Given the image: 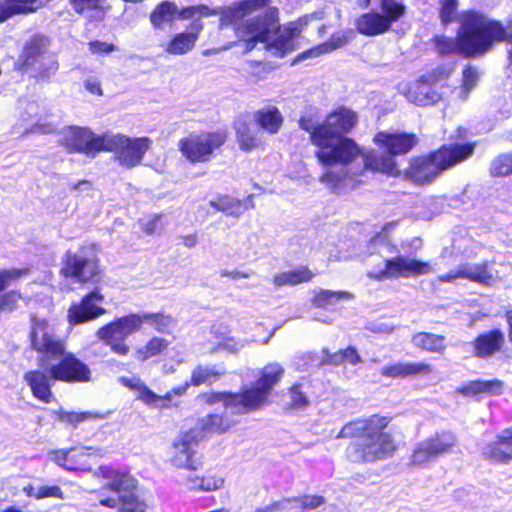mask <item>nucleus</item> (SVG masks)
Here are the masks:
<instances>
[{"instance_id":"37","label":"nucleus","mask_w":512,"mask_h":512,"mask_svg":"<svg viewBox=\"0 0 512 512\" xmlns=\"http://www.w3.org/2000/svg\"><path fill=\"white\" fill-rule=\"evenodd\" d=\"M362 362V357L354 346H348L344 349H339L336 352H330L327 349L322 350V357L319 365L322 367H337L351 365L356 366Z\"/></svg>"},{"instance_id":"2","label":"nucleus","mask_w":512,"mask_h":512,"mask_svg":"<svg viewBox=\"0 0 512 512\" xmlns=\"http://www.w3.org/2000/svg\"><path fill=\"white\" fill-rule=\"evenodd\" d=\"M393 416L374 413L345 423L336 438L355 440L346 448L353 463L373 464L390 459L400 449L392 425Z\"/></svg>"},{"instance_id":"27","label":"nucleus","mask_w":512,"mask_h":512,"mask_svg":"<svg viewBox=\"0 0 512 512\" xmlns=\"http://www.w3.org/2000/svg\"><path fill=\"white\" fill-rule=\"evenodd\" d=\"M482 456L492 464L505 465L512 461V426L495 435L482 450Z\"/></svg>"},{"instance_id":"9","label":"nucleus","mask_w":512,"mask_h":512,"mask_svg":"<svg viewBox=\"0 0 512 512\" xmlns=\"http://www.w3.org/2000/svg\"><path fill=\"white\" fill-rule=\"evenodd\" d=\"M29 319V348L36 353L39 367H48L64 354L66 342L46 318L31 314Z\"/></svg>"},{"instance_id":"13","label":"nucleus","mask_w":512,"mask_h":512,"mask_svg":"<svg viewBox=\"0 0 512 512\" xmlns=\"http://www.w3.org/2000/svg\"><path fill=\"white\" fill-rule=\"evenodd\" d=\"M456 444L457 438L452 432H436L415 446L409 458V465L425 467L438 458L450 454Z\"/></svg>"},{"instance_id":"11","label":"nucleus","mask_w":512,"mask_h":512,"mask_svg":"<svg viewBox=\"0 0 512 512\" xmlns=\"http://www.w3.org/2000/svg\"><path fill=\"white\" fill-rule=\"evenodd\" d=\"M151 146L152 140L147 136L129 137L120 133H107L104 152L113 153L119 165L131 169L142 163Z\"/></svg>"},{"instance_id":"20","label":"nucleus","mask_w":512,"mask_h":512,"mask_svg":"<svg viewBox=\"0 0 512 512\" xmlns=\"http://www.w3.org/2000/svg\"><path fill=\"white\" fill-rule=\"evenodd\" d=\"M56 361L50 365L54 381L77 384L88 383L92 380V371L89 365L74 353L65 351Z\"/></svg>"},{"instance_id":"38","label":"nucleus","mask_w":512,"mask_h":512,"mask_svg":"<svg viewBox=\"0 0 512 512\" xmlns=\"http://www.w3.org/2000/svg\"><path fill=\"white\" fill-rule=\"evenodd\" d=\"M413 346L427 353L443 355L447 349L446 336L431 332H417L411 336Z\"/></svg>"},{"instance_id":"57","label":"nucleus","mask_w":512,"mask_h":512,"mask_svg":"<svg viewBox=\"0 0 512 512\" xmlns=\"http://www.w3.org/2000/svg\"><path fill=\"white\" fill-rule=\"evenodd\" d=\"M324 12L323 11H314L309 14L302 15L298 17L295 21L287 22V25H291V27H294L298 30V36L301 35L304 27L313 20H320L323 18Z\"/></svg>"},{"instance_id":"60","label":"nucleus","mask_w":512,"mask_h":512,"mask_svg":"<svg viewBox=\"0 0 512 512\" xmlns=\"http://www.w3.org/2000/svg\"><path fill=\"white\" fill-rule=\"evenodd\" d=\"M33 496L38 500L45 498L64 499V493L57 485L41 486Z\"/></svg>"},{"instance_id":"12","label":"nucleus","mask_w":512,"mask_h":512,"mask_svg":"<svg viewBox=\"0 0 512 512\" xmlns=\"http://www.w3.org/2000/svg\"><path fill=\"white\" fill-rule=\"evenodd\" d=\"M284 375L283 367L278 363H269L261 370L255 386L240 389L248 414L267 406L275 385Z\"/></svg>"},{"instance_id":"31","label":"nucleus","mask_w":512,"mask_h":512,"mask_svg":"<svg viewBox=\"0 0 512 512\" xmlns=\"http://www.w3.org/2000/svg\"><path fill=\"white\" fill-rule=\"evenodd\" d=\"M202 29V22H193L190 25V31L174 34L167 42L164 51L170 55H184L188 53L195 47Z\"/></svg>"},{"instance_id":"21","label":"nucleus","mask_w":512,"mask_h":512,"mask_svg":"<svg viewBox=\"0 0 512 512\" xmlns=\"http://www.w3.org/2000/svg\"><path fill=\"white\" fill-rule=\"evenodd\" d=\"M483 56L490 52L496 44L505 42L508 67H512V20L506 25L500 20L488 18L481 12Z\"/></svg>"},{"instance_id":"48","label":"nucleus","mask_w":512,"mask_h":512,"mask_svg":"<svg viewBox=\"0 0 512 512\" xmlns=\"http://www.w3.org/2000/svg\"><path fill=\"white\" fill-rule=\"evenodd\" d=\"M489 171L492 177L512 175V150L495 157L490 164Z\"/></svg>"},{"instance_id":"44","label":"nucleus","mask_w":512,"mask_h":512,"mask_svg":"<svg viewBox=\"0 0 512 512\" xmlns=\"http://www.w3.org/2000/svg\"><path fill=\"white\" fill-rule=\"evenodd\" d=\"M314 277V273L308 266H299L294 270L276 274L273 277V283L276 286L298 285L300 283L310 282Z\"/></svg>"},{"instance_id":"52","label":"nucleus","mask_w":512,"mask_h":512,"mask_svg":"<svg viewBox=\"0 0 512 512\" xmlns=\"http://www.w3.org/2000/svg\"><path fill=\"white\" fill-rule=\"evenodd\" d=\"M147 505L134 493L119 497V512H146Z\"/></svg>"},{"instance_id":"42","label":"nucleus","mask_w":512,"mask_h":512,"mask_svg":"<svg viewBox=\"0 0 512 512\" xmlns=\"http://www.w3.org/2000/svg\"><path fill=\"white\" fill-rule=\"evenodd\" d=\"M169 341L165 338L153 336L144 345L137 347L133 352V358L139 363H145L151 358L157 357L167 351Z\"/></svg>"},{"instance_id":"51","label":"nucleus","mask_w":512,"mask_h":512,"mask_svg":"<svg viewBox=\"0 0 512 512\" xmlns=\"http://www.w3.org/2000/svg\"><path fill=\"white\" fill-rule=\"evenodd\" d=\"M13 16L36 12L42 4L39 0H4Z\"/></svg>"},{"instance_id":"39","label":"nucleus","mask_w":512,"mask_h":512,"mask_svg":"<svg viewBox=\"0 0 512 512\" xmlns=\"http://www.w3.org/2000/svg\"><path fill=\"white\" fill-rule=\"evenodd\" d=\"M503 382L499 379L472 380L461 385L458 392L465 397L499 395L503 392Z\"/></svg>"},{"instance_id":"23","label":"nucleus","mask_w":512,"mask_h":512,"mask_svg":"<svg viewBox=\"0 0 512 512\" xmlns=\"http://www.w3.org/2000/svg\"><path fill=\"white\" fill-rule=\"evenodd\" d=\"M505 334L500 328L478 333L470 342L472 357L489 360L505 350Z\"/></svg>"},{"instance_id":"17","label":"nucleus","mask_w":512,"mask_h":512,"mask_svg":"<svg viewBox=\"0 0 512 512\" xmlns=\"http://www.w3.org/2000/svg\"><path fill=\"white\" fill-rule=\"evenodd\" d=\"M431 264L415 258H406L398 255L384 260V267L374 273L370 278L382 281L385 279L410 278L431 273Z\"/></svg>"},{"instance_id":"22","label":"nucleus","mask_w":512,"mask_h":512,"mask_svg":"<svg viewBox=\"0 0 512 512\" xmlns=\"http://www.w3.org/2000/svg\"><path fill=\"white\" fill-rule=\"evenodd\" d=\"M237 415L224 412H210L197 421V426L193 427L197 431L200 439H206L212 436H220L233 432L239 421Z\"/></svg>"},{"instance_id":"47","label":"nucleus","mask_w":512,"mask_h":512,"mask_svg":"<svg viewBox=\"0 0 512 512\" xmlns=\"http://www.w3.org/2000/svg\"><path fill=\"white\" fill-rule=\"evenodd\" d=\"M186 484L188 489L194 491H215L223 486L224 480L221 477H217L212 474H206L202 477H188L186 479Z\"/></svg>"},{"instance_id":"15","label":"nucleus","mask_w":512,"mask_h":512,"mask_svg":"<svg viewBox=\"0 0 512 512\" xmlns=\"http://www.w3.org/2000/svg\"><path fill=\"white\" fill-rule=\"evenodd\" d=\"M447 78L448 74L443 69H433L409 82L402 90V94L409 102L417 106L434 105L441 100V94L436 89V85Z\"/></svg>"},{"instance_id":"10","label":"nucleus","mask_w":512,"mask_h":512,"mask_svg":"<svg viewBox=\"0 0 512 512\" xmlns=\"http://www.w3.org/2000/svg\"><path fill=\"white\" fill-rule=\"evenodd\" d=\"M228 140L224 129L191 132L178 141V150L191 164L209 162Z\"/></svg>"},{"instance_id":"7","label":"nucleus","mask_w":512,"mask_h":512,"mask_svg":"<svg viewBox=\"0 0 512 512\" xmlns=\"http://www.w3.org/2000/svg\"><path fill=\"white\" fill-rule=\"evenodd\" d=\"M100 253L101 246L94 241H84L76 250H66L61 259L59 275L79 284L100 283L104 275Z\"/></svg>"},{"instance_id":"30","label":"nucleus","mask_w":512,"mask_h":512,"mask_svg":"<svg viewBox=\"0 0 512 512\" xmlns=\"http://www.w3.org/2000/svg\"><path fill=\"white\" fill-rule=\"evenodd\" d=\"M434 372L433 366L425 361L421 362H393L385 365L380 374L391 379H405L417 376H427Z\"/></svg>"},{"instance_id":"33","label":"nucleus","mask_w":512,"mask_h":512,"mask_svg":"<svg viewBox=\"0 0 512 512\" xmlns=\"http://www.w3.org/2000/svg\"><path fill=\"white\" fill-rule=\"evenodd\" d=\"M358 157L363 159V169L369 170L373 173H383L390 176H398L400 170L394 158L390 157L387 153L380 154L375 150L363 151Z\"/></svg>"},{"instance_id":"18","label":"nucleus","mask_w":512,"mask_h":512,"mask_svg":"<svg viewBox=\"0 0 512 512\" xmlns=\"http://www.w3.org/2000/svg\"><path fill=\"white\" fill-rule=\"evenodd\" d=\"M107 133L96 134L86 127L71 126L61 140V145L70 154L81 153L95 157L104 152Z\"/></svg>"},{"instance_id":"26","label":"nucleus","mask_w":512,"mask_h":512,"mask_svg":"<svg viewBox=\"0 0 512 512\" xmlns=\"http://www.w3.org/2000/svg\"><path fill=\"white\" fill-rule=\"evenodd\" d=\"M45 369H30L23 374V380L34 399L43 404H50L55 400L52 390L55 381L52 377L51 367L48 366Z\"/></svg>"},{"instance_id":"4","label":"nucleus","mask_w":512,"mask_h":512,"mask_svg":"<svg viewBox=\"0 0 512 512\" xmlns=\"http://www.w3.org/2000/svg\"><path fill=\"white\" fill-rule=\"evenodd\" d=\"M475 151L473 142H452L440 145L428 153L410 158L402 175L406 181L423 187L434 183L443 172L467 161Z\"/></svg>"},{"instance_id":"8","label":"nucleus","mask_w":512,"mask_h":512,"mask_svg":"<svg viewBox=\"0 0 512 512\" xmlns=\"http://www.w3.org/2000/svg\"><path fill=\"white\" fill-rule=\"evenodd\" d=\"M51 39L43 33H35L23 44L15 63L16 70L30 73L37 81H49L58 71L59 61L54 52H50Z\"/></svg>"},{"instance_id":"63","label":"nucleus","mask_w":512,"mask_h":512,"mask_svg":"<svg viewBox=\"0 0 512 512\" xmlns=\"http://www.w3.org/2000/svg\"><path fill=\"white\" fill-rule=\"evenodd\" d=\"M117 470L118 469H114L111 466L102 465L96 469L94 476L99 479H105L111 482L113 477H115Z\"/></svg>"},{"instance_id":"64","label":"nucleus","mask_w":512,"mask_h":512,"mask_svg":"<svg viewBox=\"0 0 512 512\" xmlns=\"http://www.w3.org/2000/svg\"><path fill=\"white\" fill-rule=\"evenodd\" d=\"M162 215L156 214L154 215L147 223L144 224L142 230L144 233L148 235H152L156 233L160 229V221H161Z\"/></svg>"},{"instance_id":"29","label":"nucleus","mask_w":512,"mask_h":512,"mask_svg":"<svg viewBox=\"0 0 512 512\" xmlns=\"http://www.w3.org/2000/svg\"><path fill=\"white\" fill-rule=\"evenodd\" d=\"M198 399L206 406L222 403L225 409L233 411L234 415H247L246 406L241 391H206L198 395Z\"/></svg>"},{"instance_id":"25","label":"nucleus","mask_w":512,"mask_h":512,"mask_svg":"<svg viewBox=\"0 0 512 512\" xmlns=\"http://www.w3.org/2000/svg\"><path fill=\"white\" fill-rule=\"evenodd\" d=\"M121 382L125 387L136 393L138 400L151 408L167 410L179 408L181 405V402L176 400L170 391H167L164 395H158L140 379L122 378Z\"/></svg>"},{"instance_id":"28","label":"nucleus","mask_w":512,"mask_h":512,"mask_svg":"<svg viewBox=\"0 0 512 512\" xmlns=\"http://www.w3.org/2000/svg\"><path fill=\"white\" fill-rule=\"evenodd\" d=\"M489 268L490 263L488 261L475 264L472 268H469L468 265H464L455 271H449L446 274L440 275L439 281L452 282L455 279L462 278L489 287L496 282Z\"/></svg>"},{"instance_id":"19","label":"nucleus","mask_w":512,"mask_h":512,"mask_svg":"<svg viewBox=\"0 0 512 512\" xmlns=\"http://www.w3.org/2000/svg\"><path fill=\"white\" fill-rule=\"evenodd\" d=\"M104 295L99 288L85 293L78 302L72 303L67 310V321L72 326L82 325L94 321L106 314L102 306Z\"/></svg>"},{"instance_id":"59","label":"nucleus","mask_w":512,"mask_h":512,"mask_svg":"<svg viewBox=\"0 0 512 512\" xmlns=\"http://www.w3.org/2000/svg\"><path fill=\"white\" fill-rule=\"evenodd\" d=\"M103 1L104 0H69L73 10L78 14L100 9Z\"/></svg>"},{"instance_id":"43","label":"nucleus","mask_w":512,"mask_h":512,"mask_svg":"<svg viewBox=\"0 0 512 512\" xmlns=\"http://www.w3.org/2000/svg\"><path fill=\"white\" fill-rule=\"evenodd\" d=\"M227 374L225 367H212L209 368L203 365H197L192 371L189 378L190 384L194 387L201 385L210 386L213 383L219 381L223 376Z\"/></svg>"},{"instance_id":"53","label":"nucleus","mask_w":512,"mask_h":512,"mask_svg":"<svg viewBox=\"0 0 512 512\" xmlns=\"http://www.w3.org/2000/svg\"><path fill=\"white\" fill-rule=\"evenodd\" d=\"M438 3L440 22L446 27L455 21L459 0H439Z\"/></svg>"},{"instance_id":"62","label":"nucleus","mask_w":512,"mask_h":512,"mask_svg":"<svg viewBox=\"0 0 512 512\" xmlns=\"http://www.w3.org/2000/svg\"><path fill=\"white\" fill-rule=\"evenodd\" d=\"M288 503H289L288 497L283 498L281 500L274 501L264 507H258L254 510V512H280L286 508V505Z\"/></svg>"},{"instance_id":"55","label":"nucleus","mask_w":512,"mask_h":512,"mask_svg":"<svg viewBox=\"0 0 512 512\" xmlns=\"http://www.w3.org/2000/svg\"><path fill=\"white\" fill-rule=\"evenodd\" d=\"M350 40V37L345 32H337L330 35L328 40L324 43L318 45V49L320 52L330 53L336 49H339L345 46Z\"/></svg>"},{"instance_id":"56","label":"nucleus","mask_w":512,"mask_h":512,"mask_svg":"<svg viewBox=\"0 0 512 512\" xmlns=\"http://www.w3.org/2000/svg\"><path fill=\"white\" fill-rule=\"evenodd\" d=\"M479 74L475 67L465 66L462 70V82L461 88L464 93L468 94L473 88L476 87L478 82Z\"/></svg>"},{"instance_id":"50","label":"nucleus","mask_w":512,"mask_h":512,"mask_svg":"<svg viewBox=\"0 0 512 512\" xmlns=\"http://www.w3.org/2000/svg\"><path fill=\"white\" fill-rule=\"evenodd\" d=\"M290 401L286 404L285 409L288 411L303 409L309 404L308 397L302 389V384L293 383L288 388Z\"/></svg>"},{"instance_id":"34","label":"nucleus","mask_w":512,"mask_h":512,"mask_svg":"<svg viewBox=\"0 0 512 512\" xmlns=\"http://www.w3.org/2000/svg\"><path fill=\"white\" fill-rule=\"evenodd\" d=\"M209 205L213 209L235 218L240 217L245 211L255 207L253 194L248 195L244 200L234 198L228 194H219L209 201Z\"/></svg>"},{"instance_id":"24","label":"nucleus","mask_w":512,"mask_h":512,"mask_svg":"<svg viewBox=\"0 0 512 512\" xmlns=\"http://www.w3.org/2000/svg\"><path fill=\"white\" fill-rule=\"evenodd\" d=\"M373 143L393 158L410 153L418 145L419 139L415 133L378 131Z\"/></svg>"},{"instance_id":"35","label":"nucleus","mask_w":512,"mask_h":512,"mask_svg":"<svg viewBox=\"0 0 512 512\" xmlns=\"http://www.w3.org/2000/svg\"><path fill=\"white\" fill-rule=\"evenodd\" d=\"M179 16L177 4L170 0L157 3L149 13V21L155 31L164 30L172 25Z\"/></svg>"},{"instance_id":"5","label":"nucleus","mask_w":512,"mask_h":512,"mask_svg":"<svg viewBox=\"0 0 512 512\" xmlns=\"http://www.w3.org/2000/svg\"><path fill=\"white\" fill-rule=\"evenodd\" d=\"M174 322L172 315L163 311L131 312L115 317L110 322L100 326L95 335L99 341L110 348L113 354L125 357L131 351L127 338L142 330L144 324H148L160 334H169Z\"/></svg>"},{"instance_id":"3","label":"nucleus","mask_w":512,"mask_h":512,"mask_svg":"<svg viewBox=\"0 0 512 512\" xmlns=\"http://www.w3.org/2000/svg\"><path fill=\"white\" fill-rule=\"evenodd\" d=\"M271 0H240L220 10L221 27L232 26L238 42L244 45V51H252L257 43H264L271 38L275 28L279 30V10L268 7L263 13L245 19L248 15L262 10Z\"/></svg>"},{"instance_id":"40","label":"nucleus","mask_w":512,"mask_h":512,"mask_svg":"<svg viewBox=\"0 0 512 512\" xmlns=\"http://www.w3.org/2000/svg\"><path fill=\"white\" fill-rule=\"evenodd\" d=\"M48 456L56 465L68 471L81 470L84 466V454L75 447L50 450Z\"/></svg>"},{"instance_id":"58","label":"nucleus","mask_w":512,"mask_h":512,"mask_svg":"<svg viewBox=\"0 0 512 512\" xmlns=\"http://www.w3.org/2000/svg\"><path fill=\"white\" fill-rule=\"evenodd\" d=\"M344 179V174H340L333 170H326L319 177V180L322 183L326 184L330 189L333 190L339 188Z\"/></svg>"},{"instance_id":"61","label":"nucleus","mask_w":512,"mask_h":512,"mask_svg":"<svg viewBox=\"0 0 512 512\" xmlns=\"http://www.w3.org/2000/svg\"><path fill=\"white\" fill-rule=\"evenodd\" d=\"M88 45L90 52L98 55L109 54L116 50V46L114 44L99 40L90 41Z\"/></svg>"},{"instance_id":"6","label":"nucleus","mask_w":512,"mask_h":512,"mask_svg":"<svg viewBox=\"0 0 512 512\" xmlns=\"http://www.w3.org/2000/svg\"><path fill=\"white\" fill-rule=\"evenodd\" d=\"M431 42L442 56L458 55L465 59L483 56L481 12L469 9L461 14L455 37L435 35Z\"/></svg>"},{"instance_id":"46","label":"nucleus","mask_w":512,"mask_h":512,"mask_svg":"<svg viewBox=\"0 0 512 512\" xmlns=\"http://www.w3.org/2000/svg\"><path fill=\"white\" fill-rule=\"evenodd\" d=\"M352 294L347 291H332L320 289L316 291L311 299L312 305L316 308H327L342 299H351Z\"/></svg>"},{"instance_id":"41","label":"nucleus","mask_w":512,"mask_h":512,"mask_svg":"<svg viewBox=\"0 0 512 512\" xmlns=\"http://www.w3.org/2000/svg\"><path fill=\"white\" fill-rule=\"evenodd\" d=\"M235 138L240 150L251 152L263 146V142L257 132L253 130L248 121L240 120L233 125Z\"/></svg>"},{"instance_id":"49","label":"nucleus","mask_w":512,"mask_h":512,"mask_svg":"<svg viewBox=\"0 0 512 512\" xmlns=\"http://www.w3.org/2000/svg\"><path fill=\"white\" fill-rule=\"evenodd\" d=\"M106 488L116 493L128 492L136 488V480L128 472L117 470Z\"/></svg>"},{"instance_id":"36","label":"nucleus","mask_w":512,"mask_h":512,"mask_svg":"<svg viewBox=\"0 0 512 512\" xmlns=\"http://www.w3.org/2000/svg\"><path fill=\"white\" fill-rule=\"evenodd\" d=\"M255 124L270 135L277 134L283 127L284 117L277 106L266 105L253 114Z\"/></svg>"},{"instance_id":"45","label":"nucleus","mask_w":512,"mask_h":512,"mask_svg":"<svg viewBox=\"0 0 512 512\" xmlns=\"http://www.w3.org/2000/svg\"><path fill=\"white\" fill-rule=\"evenodd\" d=\"M110 412L99 411H81V412H65L61 415V420L73 428L78 427L83 422L99 421L107 418Z\"/></svg>"},{"instance_id":"14","label":"nucleus","mask_w":512,"mask_h":512,"mask_svg":"<svg viewBox=\"0 0 512 512\" xmlns=\"http://www.w3.org/2000/svg\"><path fill=\"white\" fill-rule=\"evenodd\" d=\"M383 14L378 12L363 13L356 20V30L361 35L376 36L391 29L393 22L406 14V6L402 2L391 1L381 4Z\"/></svg>"},{"instance_id":"32","label":"nucleus","mask_w":512,"mask_h":512,"mask_svg":"<svg viewBox=\"0 0 512 512\" xmlns=\"http://www.w3.org/2000/svg\"><path fill=\"white\" fill-rule=\"evenodd\" d=\"M272 34H275L274 39H269L265 45L266 50L273 51V54L278 58H283L287 54L291 53L296 49L295 38L298 36V30L287 23L281 27L279 24V30L274 29Z\"/></svg>"},{"instance_id":"1","label":"nucleus","mask_w":512,"mask_h":512,"mask_svg":"<svg viewBox=\"0 0 512 512\" xmlns=\"http://www.w3.org/2000/svg\"><path fill=\"white\" fill-rule=\"evenodd\" d=\"M359 122V114L339 105L328 112L322 122H316L310 114L301 115L298 126L309 134L310 143L316 147L314 156L318 163L331 167L348 166L361 154V147L348 137Z\"/></svg>"},{"instance_id":"16","label":"nucleus","mask_w":512,"mask_h":512,"mask_svg":"<svg viewBox=\"0 0 512 512\" xmlns=\"http://www.w3.org/2000/svg\"><path fill=\"white\" fill-rule=\"evenodd\" d=\"M201 439L194 428L182 431L172 442L169 450V461L178 469L196 471L202 467V461L197 456L196 448Z\"/></svg>"},{"instance_id":"54","label":"nucleus","mask_w":512,"mask_h":512,"mask_svg":"<svg viewBox=\"0 0 512 512\" xmlns=\"http://www.w3.org/2000/svg\"><path fill=\"white\" fill-rule=\"evenodd\" d=\"M289 503L299 504V512H309L325 503V498L321 495H303L288 497Z\"/></svg>"}]
</instances>
